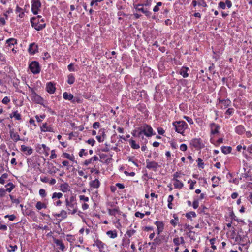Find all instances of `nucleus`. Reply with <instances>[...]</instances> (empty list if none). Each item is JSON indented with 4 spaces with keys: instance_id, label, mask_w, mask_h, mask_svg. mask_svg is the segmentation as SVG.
<instances>
[{
    "instance_id": "obj_1",
    "label": "nucleus",
    "mask_w": 252,
    "mask_h": 252,
    "mask_svg": "<svg viewBox=\"0 0 252 252\" xmlns=\"http://www.w3.org/2000/svg\"><path fill=\"white\" fill-rule=\"evenodd\" d=\"M44 22V19L39 15L31 19L32 26L37 31H40L45 27L46 24Z\"/></svg>"
},
{
    "instance_id": "obj_2",
    "label": "nucleus",
    "mask_w": 252,
    "mask_h": 252,
    "mask_svg": "<svg viewBox=\"0 0 252 252\" xmlns=\"http://www.w3.org/2000/svg\"><path fill=\"white\" fill-rule=\"evenodd\" d=\"M65 205L68 213L74 214L77 212V203L74 196H72L69 198H66L65 199Z\"/></svg>"
},
{
    "instance_id": "obj_3",
    "label": "nucleus",
    "mask_w": 252,
    "mask_h": 252,
    "mask_svg": "<svg viewBox=\"0 0 252 252\" xmlns=\"http://www.w3.org/2000/svg\"><path fill=\"white\" fill-rule=\"evenodd\" d=\"M139 132L137 135L134 134V135L140 136L142 134H144L146 137H151L154 135L153 133V129L151 126L148 125L146 124H144L143 126L138 128Z\"/></svg>"
},
{
    "instance_id": "obj_4",
    "label": "nucleus",
    "mask_w": 252,
    "mask_h": 252,
    "mask_svg": "<svg viewBox=\"0 0 252 252\" xmlns=\"http://www.w3.org/2000/svg\"><path fill=\"white\" fill-rule=\"evenodd\" d=\"M172 124L175 128V131L182 135H183L185 130L188 127L187 124L183 121H175Z\"/></svg>"
},
{
    "instance_id": "obj_5",
    "label": "nucleus",
    "mask_w": 252,
    "mask_h": 252,
    "mask_svg": "<svg viewBox=\"0 0 252 252\" xmlns=\"http://www.w3.org/2000/svg\"><path fill=\"white\" fill-rule=\"evenodd\" d=\"M32 11L34 15L38 13L40 10L41 3L39 0H32Z\"/></svg>"
},
{
    "instance_id": "obj_6",
    "label": "nucleus",
    "mask_w": 252,
    "mask_h": 252,
    "mask_svg": "<svg viewBox=\"0 0 252 252\" xmlns=\"http://www.w3.org/2000/svg\"><path fill=\"white\" fill-rule=\"evenodd\" d=\"M29 68L31 72L34 74H38L40 71V67L38 62L32 61L29 66Z\"/></svg>"
},
{
    "instance_id": "obj_7",
    "label": "nucleus",
    "mask_w": 252,
    "mask_h": 252,
    "mask_svg": "<svg viewBox=\"0 0 252 252\" xmlns=\"http://www.w3.org/2000/svg\"><path fill=\"white\" fill-rule=\"evenodd\" d=\"M190 144L194 148L199 149L204 147V144L202 142L200 138H193L190 142Z\"/></svg>"
},
{
    "instance_id": "obj_8",
    "label": "nucleus",
    "mask_w": 252,
    "mask_h": 252,
    "mask_svg": "<svg viewBox=\"0 0 252 252\" xmlns=\"http://www.w3.org/2000/svg\"><path fill=\"white\" fill-rule=\"evenodd\" d=\"M146 168L149 169H152L155 172L157 171L159 166L158 163L154 161H151L149 159H146Z\"/></svg>"
},
{
    "instance_id": "obj_9",
    "label": "nucleus",
    "mask_w": 252,
    "mask_h": 252,
    "mask_svg": "<svg viewBox=\"0 0 252 252\" xmlns=\"http://www.w3.org/2000/svg\"><path fill=\"white\" fill-rule=\"evenodd\" d=\"M143 6H144L142 4L134 5V7L136 10L142 12L147 17H150L151 15V12L143 8Z\"/></svg>"
},
{
    "instance_id": "obj_10",
    "label": "nucleus",
    "mask_w": 252,
    "mask_h": 252,
    "mask_svg": "<svg viewBox=\"0 0 252 252\" xmlns=\"http://www.w3.org/2000/svg\"><path fill=\"white\" fill-rule=\"evenodd\" d=\"M211 134H216L219 133V130L220 128V126L214 123L210 124Z\"/></svg>"
},
{
    "instance_id": "obj_11",
    "label": "nucleus",
    "mask_w": 252,
    "mask_h": 252,
    "mask_svg": "<svg viewBox=\"0 0 252 252\" xmlns=\"http://www.w3.org/2000/svg\"><path fill=\"white\" fill-rule=\"evenodd\" d=\"M10 136L11 139L13 140L14 142H17L18 141L22 140V139H20L19 135L17 133H16L14 131V129H11L10 130Z\"/></svg>"
},
{
    "instance_id": "obj_12",
    "label": "nucleus",
    "mask_w": 252,
    "mask_h": 252,
    "mask_svg": "<svg viewBox=\"0 0 252 252\" xmlns=\"http://www.w3.org/2000/svg\"><path fill=\"white\" fill-rule=\"evenodd\" d=\"M21 150L27 155H30L33 153V149L31 147L24 145H21Z\"/></svg>"
},
{
    "instance_id": "obj_13",
    "label": "nucleus",
    "mask_w": 252,
    "mask_h": 252,
    "mask_svg": "<svg viewBox=\"0 0 252 252\" xmlns=\"http://www.w3.org/2000/svg\"><path fill=\"white\" fill-rule=\"evenodd\" d=\"M29 52L33 55L38 52V46L34 43H31L28 49Z\"/></svg>"
},
{
    "instance_id": "obj_14",
    "label": "nucleus",
    "mask_w": 252,
    "mask_h": 252,
    "mask_svg": "<svg viewBox=\"0 0 252 252\" xmlns=\"http://www.w3.org/2000/svg\"><path fill=\"white\" fill-rule=\"evenodd\" d=\"M56 90V88L55 87V84L50 82L48 83L46 85V90L50 94H53Z\"/></svg>"
},
{
    "instance_id": "obj_15",
    "label": "nucleus",
    "mask_w": 252,
    "mask_h": 252,
    "mask_svg": "<svg viewBox=\"0 0 252 252\" xmlns=\"http://www.w3.org/2000/svg\"><path fill=\"white\" fill-rule=\"evenodd\" d=\"M41 131L43 132H54L53 128L50 126H48L47 123H44L40 127Z\"/></svg>"
},
{
    "instance_id": "obj_16",
    "label": "nucleus",
    "mask_w": 252,
    "mask_h": 252,
    "mask_svg": "<svg viewBox=\"0 0 252 252\" xmlns=\"http://www.w3.org/2000/svg\"><path fill=\"white\" fill-rule=\"evenodd\" d=\"M89 185L91 188L97 189L100 187V183L97 179H96L90 182Z\"/></svg>"
},
{
    "instance_id": "obj_17",
    "label": "nucleus",
    "mask_w": 252,
    "mask_h": 252,
    "mask_svg": "<svg viewBox=\"0 0 252 252\" xmlns=\"http://www.w3.org/2000/svg\"><path fill=\"white\" fill-rule=\"evenodd\" d=\"M189 68L187 67H182L180 71V74H181L184 78H187L189 76L188 71Z\"/></svg>"
},
{
    "instance_id": "obj_18",
    "label": "nucleus",
    "mask_w": 252,
    "mask_h": 252,
    "mask_svg": "<svg viewBox=\"0 0 252 252\" xmlns=\"http://www.w3.org/2000/svg\"><path fill=\"white\" fill-rule=\"evenodd\" d=\"M155 224L158 228V234H159L164 229V224L161 221H156Z\"/></svg>"
},
{
    "instance_id": "obj_19",
    "label": "nucleus",
    "mask_w": 252,
    "mask_h": 252,
    "mask_svg": "<svg viewBox=\"0 0 252 252\" xmlns=\"http://www.w3.org/2000/svg\"><path fill=\"white\" fill-rule=\"evenodd\" d=\"M245 128L242 125L237 126L235 129V131L238 134L241 135L244 133Z\"/></svg>"
},
{
    "instance_id": "obj_20",
    "label": "nucleus",
    "mask_w": 252,
    "mask_h": 252,
    "mask_svg": "<svg viewBox=\"0 0 252 252\" xmlns=\"http://www.w3.org/2000/svg\"><path fill=\"white\" fill-rule=\"evenodd\" d=\"M55 243L59 246V249L62 251H63L65 249V246L63 244L62 240L59 239H55L54 241Z\"/></svg>"
},
{
    "instance_id": "obj_21",
    "label": "nucleus",
    "mask_w": 252,
    "mask_h": 252,
    "mask_svg": "<svg viewBox=\"0 0 252 252\" xmlns=\"http://www.w3.org/2000/svg\"><path fill=\"white\" fill-rule=\"evenodd\" d=\"M120 213L121 212L118 208L108 209V213L111 216H115L117 214H120Z\"/></svg>"
},
{
    "instance_id": "obj_22",
    "label": "nucleus",
    "mask_w": 252,
    "mask_h": 252,
    "mask_svg": "<svg viewBox=\"0 0 252 252\" xmlns=\"http://www.w3.org/2000/svg\"><path fill=\"white\" fill-rule=\"evenodd\" d=\"M63 156L73 162L77 163V161L75 160V158L73 155H70L68 153H63Z\"/></svg>"
},
{
    "instance_id": "obj_23",
    "label": "nucleus",
    "mask_w": 252,
    "mask_h": 252,
    "mask_svg": "<svg viewBox=\"0 0 252 252\" xmlns=\"http://www.w3.org/2000/svg\"><path fill=\"white\" fill-rule=\"evenodd\" d=\"M175 182L174 183V186L176 189H181L183 188L184 185L183 183L180 182L177 179H174Z\"/></svg>"
},
{
    "instance_id": "obj_24",
    "label": "nucleus",
    "mask_w": 252,
    "mask_h": 252,
    "mask_svg": "<svg viewBox=\"0 0 252 252\" xmlns=\"http://www.w3.org/2000/svg\"><path fill=\"white\" fill-rule=\"evenodd\" d=\"M17 43V40L13 38H10L7 39L6 41V43L8 47H11L12 45L16 44Z\"/></svg>"
},
{
    "instance_id": "obj_25",
    "label": "nucleus",
    "mask_w": 252,
    "mask_h": 252,
    "mask_svg": "<svg viewBox=\"0 0 252 252\" xmlns=\"http://www.w3.org/2000/svg\"><path fill=\"white\" fill-rule=\"evenodd\" d=\"M54 216L56 217H61L63 219H65L67 217V213L65 210H62L60 213L54 214Z\"/></svg>"
},
{
    "instance_id": "obj_26",
    "label": "nucleus",
    "mask_w": 252,
    "mask_h": 252,
    "mask_svg": "<svg viewBox=\"0 0 252 252\" xmlns=\"http://www.w3.org/2000/svg\"><path fill=\"white\" fill-rule=\"evenodd\" d=\"M219 102L221 103L224 106V108H227L231 104V101L228 99H219Z\"/></svg>"
},
{
    "instance_id": "obj_27",
    "label": "nucleus",
    "mask_w": 252,
    "mask_h": 252,
    "mask_svg": "<svg viewBox=\"0 0 252 252\" xmlns=\"http://www.w3.org/2000/svg\"><path fill=\"white\" fill-rule=\"evenodd\" d=\"M35 207L38 210H40L42 209H45L47 208L46 205L45 203H42L40 201H38L36 203Z\"/></svg>"
},
{
    "instance_id": "obj_28",
    "label": "nucleus",
    "mask_w": 252,
    "mask_h": 252,
    "mask_svg": "<svg viewBox=\"0 0 252 252\" xmlns=\"http://www.w3.org/2000/svg\"><path fill=\"white\" fill-rule=\"evenodd\" d=\"M60 188H61V190L63 192H67L69 190V186L67 183H65L61 184Z\"/></svg>"
},
{
    "instance_id": "obj_29",
    "label": "nucleus",
    "mask_w": 252,
    "mask_h": 252,
    "mask_svg": "<svg viewBox=\"0 0 252 252\" xmlns=\"http://www.w3.org/2000/svg\"><path fill=\"white\" fill-rule=\"evenodd\" d=\"M75 78L72 74H70L67 76V82L68 84L71 85L74 83Z\"/></svg>"
},
{
    "instance_id": "obj_30",
    "label": "nucleus",
    "mask_w": 252,
    "mask_h": 252,
    "mask_svg": "<svg viewBox=\"0 0 252 252\" xmlns=\"http://www.w3.org/2000/svg\"><path fill=\"white\" fill-rule=\"evenodd\" d=\"M63 97L65 100H71L73 98V95L71 94L64 92L63 94Z\"/></svg>"
},
{
    "instance_id": "obj_31",
    "label": "nucleus",
    "mask_w": 252,
    "mask_h": 252,
    "mask_svg": "<svg viewBox=\"0 0 252 252\" xmlns=\"http://www.w3.org/2000/svg\"><path fill=\"white\" fill-rule=\"evenodd\" d=\"M221 149L223 153L227 154L231 152L232 148L231 147L222 146L221 147Z\"/></svg>"
},
{
    "instance_id": "obj_32",
    "label": "nucleus",
    "mask_w": 252,
    "mask_h": 252,
    "mask_svg": "<svg viewBox=\"0 0 252 252\" xmlns=\"http://www.w3.org/2000/svg\"><path fill=\"white\" fill-rule=\"evenodd\" d=\"M107 235L111 238H115L117 236V233L116 231L109 230L106 232Z\"/></svg>"
},
{
    "instance_id": "obj_33",
    "label": "nucleus",
    "mask_w": 252,
    "mask_h": 252,
    "mask_svg": "<svg viewBox=\"0 0 252 252\" xmlns=\"http://www.w3.org/2000/svg\"><path fill=\"white\" fill-rule=\"evenodd\" d=\"M129 142L132 148L134 149H138L140 148L139 145L137 144L134 140L130 139L129 141Z\"/></svg>"
},
{
    "instance_id": "obj_34",
    "label": "nucleus",
    "mask_w": 252,
    "mask_h": 252,
    "mask_svg": "<svg viewBox=\"0 0 252 252\" xmlns=\"http://www.w3.org/2000/svg\"><path fill=\"white\" fill-rule=\"evenodd\" d=\"M95 245L100 249V250H101L104 248L105 244L100 240H96L95 242Z\"/></svg>"
},
{
    "instance_id": "obj_35",
    "label": "nucleus",
    "mask_w": 252,
    "mask_h": 252,
    "mask_svg": "<svg viewBox=\"0 0 252 252\" xmlns=\"http://www.w3.org/2000/svg\"><path fill=\"white\" fill-rule=\"evenodd\" d=\"M185 216L188 219H190L191 220V217H196V214L195 212L190 211L188 213H187L186 214Z\"/></svg>"
},
{
    "instance_id": "obj_36",
    "label": "nucleus",
    "mask_w": 252,
    "mask_h": 252,
    "mask_svg": "<svg viewBox=\"0 0 252 252\" xmlns=\"http://www.w3.org/2000/svg\"><path fill=\"white\" fill-rule=\"evenodd\" d=\"M63 196V194L61 192H55L53 194L52 198L55 201L56 198L60 199Z\"/></svg>"
},
{
    "instance_id": "obj_37",
    "label": "nucleus",
    "mask_w": 252,
    "mask_h": 252,
    "mask_svg": "<svg viewBox=\"0 0 252 252\" xmlns=\"http://www.w3.org/2000/svg\"><path fill=\"white\" fill-rule=\"evenodd\" d=\"M9 248L10 249L8 248L7 249L8 252H15L18 249V247L16 245H10L9 246Z\"/></svg>"
},
{
    "instance_id": "obj_38",
    "label": "nucleus",
    "mask_w": 252,
    "mask_h": 252,
    "mask_svg": "<svg viewBox=\"0 0 252 252\" xmlns=\"http://www.w3.org/2000/svg\"><path fill=\"white\" fill-rule=\"evenodd\" d=\"M12 117H14L15 119L17 120H20L21 119V115L18 113L17 111H14L12 113V116L11 115L10 117L11 118Z\"/></svg>"
},
{
    "instance_id": "obj_39",
    "label": "nucleus",
    "mask_w": 252,
    "mask_h": 252,
    "mask_svg": "<svg viewBox=\"0 0 252 252\" xmlns=\"http://www.w3.org/2000/svg\"><path fill=\"white\" fill-rule=\"evenodd\" d=\"M8 177V175L6 173H4L2 175L1 177H0V183L2 184H4L5 183V179H6Z\"/></svg>"
},
{
    "instance_id": "obj_40",
    "label": "nucleus",
    "mask_w": 252,
    "mask_h": 252,
    "mask_svg": "<svg viewBox=\"0 0 252 252\" xmlns=\"http://www.w3.org/2000/svg\"><path fill=\"white\" fill-rule=\"evenodd\" d=\"M10 200L13 203L18 204L20 203V201L18 199L14 198V197L11 195H9Z\"/></svg>"
},
{
    "instance_id": "obj_41",
    "label": "nucleus",
    "mask_w": 252,
    "mask_h": 252,
    "mask_svg": "<svg viewBox=\"0 0 252 252\" xmlns=\"http://www.w3.org/2000/svg\"><path fill=\"white\" fill-rule=\"evenodd\" d=\"M34 98L37 103L40 104L41 103L42 99L38 95L35 94L34 95Z\"/></svg>"
},
{
    "instance_id": "obj_42",
    "label": "nucleus",
    "mask_w": 252,
    "mask_h": 252,
    "mask_svg": "<svg viewBox=\"0 0 252 252\" xmlns=\"http://www.w3.org/2000/svg\"><path fill=\"white\" fill-rule=\"evenodd\" d=\"M197 162L198 163L197 165L198 167L201 168L202 169L204 168V163L202 162V160L200 158L197 159Z\"/></svg>"
},
{
    "instance_id": "obj_43",
    "label": "nucleus",
    "mask_w": 252,
    "mask_h": 252,
    "mask_svg": "<svg viewBox=\"0 0 252 252\" xmlns=\"http://www.w3.org/2000/svg\"><path fill=\"white\" fill-rule=\"evenodd\" d=\"M192 206L194 209H197L199 206V199H195L192 203Z\"/></svg>"
},
{
    "instance_id": "obj_44",
    "label": "nucleus",
    "mask_w": 252,
    "mask_h": 252,
    "mask_svg": "<svg viewBox=\"0 0 252 252\" xmlns=\"http://www.w3.org/2000/svg\"><path fill=\"white\" fill-rule=\"evenodd\" d=\"M183 118L185 119L189 124H193V121L192 118H190L189 117L184 116L183 117Z\"/></svg>"
},
{
    "instance_id": "obj_45",
    "label": "nucleus",
    "mask_w": 252,
    "mask_h": 252,
    "mask_svg": "<svg viewBox=\"0 0 252 252\" xmlns=\"http://www.w3.org/2000/svg\"><path fill=\"white\" fill-rule=\"evenodd\" d=\"M135 233V230H133V229H130V230H127L126 233V234L129 237H130L131 236H132L134 234V233Z\"/></svg>"
},
{
    "instance_id": "obj_46",
    "label": "nucleus",
    "mask_w": 252,
    "mask_h": 252,
    "mask_svg": "<svg viewBox=\"0 0 252 252\" xmlns=\"http://www.w3.org/2000/svg\"><path fill=\"white\" fill-rule=\"evenodd\" d=\"M198 5L204 7L207 6V4L204 0H198Z\"/></svg>"
},
{
    "instance_id": "obj_47",
    "label": "nucleus",
    "mask_w": 252,
    "mask_h": 252,
    "mask_svg": "<svg viewBox=\"0 0 252 252\" xmlns=\"http://www.w3.org/2000/svg\"><path fill=\"white\" fill-rule=\"evenodd\" d=\"M189 189H194V185L196 183V181L189 180L188 183H190Z\"/></svg>"
},
{
    "instance_id": "obj_48",
    "label": "nucleus",
    "mask_w": 252,
    "mask_h": 252,
    "mask_svg": "<svg viewBox=\"0 0 252 252\" xmlns=\"http://www.w3.org/2000/svg\"><path fill=\"white\" fill-rule=\"evenodd\" d=\"M219 8L222 9H224L226 8V4L223 1H220L219 3Z\"/></svg>"
},
{
    "instance_id": "obj_49",
    "label": "nucleus",
    "mask_w": 252,
    "mask_h": 252,
    "mask_svg": "<svg viewBox=\"0 0 252 252\" xmlns=\"http://www.w3.org/2000/svg\"><path fill=\"white\" fill-rule=\"evenodd\" d=\"M234 109L232 108H229L225 112L226 115H231L234 113Z\"/></svg>"
},
{
    "instance_id": "obj_50",
    "label": "nucleus",
    "mask_w": 252,
    "mask_h": 252,
    "mask_svg": "<svg viewBox=\"0 0 252 252\" xmlns=\"http://www.w3.org/2000/svg\"><path fill=\"white\" fill-rule=\"evenodd\" d=\"M215 240V238H212L210 240V244L212 245L211 247L213 250H216L217 249L216 246L214 245Z\"/></svg>"
},
{
    "instance_id": "obj_51",
    "label": "nucleus",
    "mask_w": 252,
    "mask_h": 252,
    "mask_svg": "<svg viewBox=\"0 0 252 252\" xmlns=\"http://www.w3.org/2000/svg\"><path fill=\"white\" fill-rule=\"evenodd\" d=\"M182 175V174L181 172H176L173 175V180H174V179L181 177Z\"/></svg>"
},
{
    "instance_id": "obj_52",
    "label": "nucleus",
    "mask_w": 252,
    "mask_h": 252,
    "mask_svg": "<svg viewBox=\"0 0 252 252\" xmlns=\"http://www.w3.org/2000/svg\"><path fill=\"white\" fill-rule=\"evenodd\" d=\"M6 193V190L3 188H0V198L5 196Z\"/></svg>"
},
{
    "instance_id": "obj_53",
    "label": "nucleus",
    "mask_w": 252,
    "mask_h": 252,
    "mask_svg": "<svg viewBox=\"0 0 252 252\" xmlns=\"http://www.w3.org/2000/svg\"><path fill=\"white\" fill-rule=\"evenodd\" d=\"M242 176L243 178L249 179V180L252 181V176L249 175L248 173H244Z\"/></svg>"
},
{
    "instance_id": "obj_54",
    "label": "nucleus",
    "mask_w": 252,
    "mask_h": 252,
    "mask_svg": "<svg viewBox=\"0 0 252 252\" xmlns=\"http://www.w3.org/2000/svg\"><path fill=\"white\" fill-rule=\"evenodd\" d=\"M10 101V99L7 96H5L3 98L2 102L4 104H7Z\"/></svg>"
},
{
    "instance_id": "obj_55",
    "label": "nucleus",
    "mask_w": 252,
    "mask_h": 252,
    "mask_svg": "<svg viewBox=\"0 0 252 252\" xmlns=\"http://www.w3.org/2000/svg\"><path fill=\"white\" fill-rule=\"evenodd\" d=\"M135 216L136 217H139V218L142 219L144 217L145 214L143 213H140L139 212H136L135 213Z\"/></svg>"
},
{
    "instance_id": "obj_56",
    "label": "nucleus",
    "mask_w": 252,
    "mask_h": 252,
    "mask_svg": "<svg viewBox=\"0 0 252 252\" xmlns=\"http://www.w3.org/2000/svg\"><path fill=\"white\" fill-rule=\"evenodd\" d=\"M39 193L40 195L42 197H45L46 195V191L44 189H40L39 190Z\"/></svg>"
},
{
    "instance_id": "obj_57",
    "label": "nucleus",
    "mask_w": 252,
    "mask_h": 252,
    "mask_svg": "<svg viewBox=\"0 0 252 252\" xmlns=\"http://www.w3.org/2000/svg\"><path fill=\"white\" fill-rule=\"evenodd\" d=\"M41 147L43 148V150L46 153V155H48V151L49 150V148L48 147H47L45 144H44L41 145Z\"/></svg>"
},
{
    "instance_id": "obj_58",
    "label": "nucleus",
    "mask_w": 252,
    "mask_h": 252,
    "mask_svg": "<svg viewBox=\"0 0 252 252\" xmlns=\"http://www.w3.org/2000/svg\"><path fill=\"white\" fill-rule=\"evenodd\" d=\"M100 123L98 122H95L93 124V127L94 129H97L100 127Z\"/></svg>"
},
{
    "instance_id": "obj_59",
    "label": "nucleus",
    "mask_w": 252,
    "mask_h": 252,
    "mask_svg": "<svg viewBox=\"0 0 252 252\" xmlns=\"http://www.w3.org/2000/svg\"><path fill=\"white\" fill-rule=\"evenodd\" d=\"M79 198L80 200L83 201L84 202H88L89 201V198L88 197H86L84 195H80Z\"/></svg>"
},
{
    "instance_id": "obj_60",
    "label": "nucleus",
    "mask_w": 252,
    "mask_h": 252,
    "mask_svg": "<svg viewBox=\"0 0 252 252\" xmlns=\"http://www.w3.org/2000/svg\"><path fill=\"white\" fill-rule=\"evenodd\" d=\"M57 158V155L55 153V151L53 150L51 151V155L50 156V159H54Z\"/></svg>"
},
{
    "instance_id": "obj_61",
    "label": "nucleus",
    "mask_w": 252,
    "mask_h": 252,
    "mask_svg": "<svg viewBox=\"0 0 252 252\" xmlns=\"http://www.w3.org/2000/svg\"><path fill=\"white\" fill-rule=\"evenodd\" d=\"M173 242H174V243L175 244V245L179 246L180 245V238H178V237L175 238L173 239Z\"/></svg>"
},
{
    "instance_id": "obj_62",
    "label": "nucleus",
    "mask_w": 252,
    "mask_h": 252,
    "mask_svg": "<svg viewBox=\"0 0 252 252\" xmlns=\"http://www.w3.org/2000/svg\"><path fill=\"white\" fill-rule=\"evenodd\" d=\"M5 217L8 218L10 220H13L16 218V216L14 215H7Z\"/></svg>"
},
{
    "instance_id": "obj_63",
    "label": "nucleus",
    "mask_w": 252,
    "mask_h": 252,
    "mask_svg": "<svg viewBox=\"0 0 252 252\" xmlns=\"http://www.w3.org/2000/svg\"><path fill=\"white\" fill-rule=\"evenodd\" d=\"M87 142L92 146H94L95 144V141L94 139H89L87 141Z\"/></svg>"
},
{
    "instance_id": "obj_64",
    "label": "nucleus",
    "mask_w": 252,
    "mask_h": 252,
    "mask_svg": "<svg viewBox=\"0 0 252 252\" xmlns=\"http://www.w3.org/2000/svg\"><path fill=\"white\" fill-rule=\"evenodd\" d=\"M180 150L182 151H185L187 150V146L185 144H182L180 146Z\"/></svg>"
}]
</instances>
